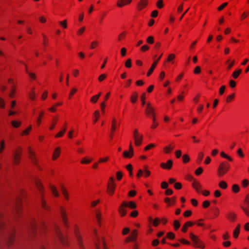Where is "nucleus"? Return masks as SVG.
Returning <instances> with one entry per match:
<instances>
[{
  "instance_id": "64",
  "label": "nucleus",
  "mask_w": 249,
  "mask_h": 249,
  "mask_svg": "<svg viewBox=\"0 0 249 249\" xmlns=\"http://www.w3.org/2000/svg\"><path fill=\"white\" fill-rule=\"evenodd\" d=\"M149 49V47L146 45H144L141 47V50L142 51H145Z\"/></svg>"
},
{
  "instance_id": "29",
  "label": "nucleus",
  "mask_w": 249,
  "mask_h": 249,
  "mask_svg": "<svg viewBox=\"0 0 249 249\" xmlns=\"http://www.w3.org/2000/svg\"><path fill=\"white\" fill-rule=\"evenodd\" d=\"M151 117H152V121H153V125L151 126V128H155L158 126V124L156 122L155 115L152 116Z\"/></svg>"
},
{
  "instance_id": "16",
  "label": "nucleus",
  "mask_w": 249,
  "mask_h": 249,
  "mask_svg": "<svg viewBox=\"0 0 249 249\" xmlns=\"http://www.w3.org/2000/svg\"><path fill=\"white\" fill-rule=\"evenodd\" d=\"M193 187L194 189L198 193L201 192L200 189H201V186L200 184L196 180H194L192 184Z\"/></svg>"
},
{
  "instance_id": "60",
  "label": "nucleus",
  "mask_w": 249,
  "mask_h": 249,
  "mask_svg": "<svg viewBox=\"0 0 249 249\" xmlns=\"http://www.w3.org/2000/svg\"><path fill=\"white\" fill-rule=\"evenodd\" d=\"M59 24L62 26L64 28H67V21L66 20H65L63 21H60L59 22Z\"/></svg>"
},
{
  "instance_id": "35",
  "label": "nucleus",
  "mask_w": 249,
  "mask_h": 249,
  "mask_svg": "<svg viewBox=\"0 0 249 249\" xmlns=\"http://www.w3.org/2000/svg\"><path fill=\"white\" fill-rule=\"evenodd\" d=\"M174 148V146H171L170 145L165 147L164 150L166 153H169L170 150H172Z\"/></svg>"
},
{
  "instance_id": "19",
  "label": "nucleus",
  "mask_w": 249,
  "mask_h": 249,
  "mask_svg": "<svg viewBox=\"0 0 249 249\" xmlns=\"http://www.w3.org/2000/svg\"><path fill=\"white\" fill-rule=\"evenodd\" d=\"M240 226L239 224L237 225L236 228L234 230L233 232V235L234 238H237L240 232Z\"/></svg>"
},
{
  "instance_id": "50",
  "label": "nucleus",
  "mask_w": 249,
  "mask_h": 249,
  "mask_svg": "<svg viewBox=\"0 0 249 249\" xmlns=\"http://www.w3.org/2000/svg\"><path fill=\"white\" fill-rule=\"evenodd\" d=\"M202 172L203 169L201 167H199L196 170L195 173L196 175L198 176L201 174Z\"/></svg>"
},
{
  "instance_id": "42",
  "label": "nucleus",
  "mask_w": 249,
  "mask_h": 249,
  "mask_svg": "<svg viewBox=\"0 0 249 249\" xmlns=\"http://www.w3.org/2000/svg\"><path fill=\"white\" fill-rule=\"evenodd\" d=\"M15 209L17 213H18L20 209V201L19 200H17L15 204Z\"/></svg>"
},
{
  "instance_id": "37",
  "label": "nucleus",
  "mask_w": 249,
  "mask_h": 249,
  "mask_svg": "<svg viewBox=\"0 0 249 249\" xmlns=\"http://www.w3.org/2000/svg\"><path fill=\"white\" fill-rule=\"evenodd\" d=\"M183 162L187 163L190 160V158L187 155H184L182 156Z\"/></svg>"
},
{
  "instance_id": "34",
  "label": "nucleus",
  "mask_w": 249,
  "mask_h": 249,
  "mask_svg": "<svg viewBox=\"0 0 249 249\" xmlns=\"http://www.w3.org/2000/svg\"><path fill=\"white\" fill-rule=\"evenodd\" d=\"M146 42L148 44H153L154 42V37L152 36H148L146 39Z\"/></svg>"
},
{
  "instance_id": "31",
  "label": "nucleus",
  "mask_w": 249,
  "mask_h": 249,
  "mask_svg": "<svg viewBox=\"0 0 249 249\" xmlns=\"http://www.w3.org/2000/svg\"><path fill=\"white\" fill-rule=\"evenodd\" d=\"M232 190L234 193H237L239 191V186L237 184H233L232 186Z\"/></svg>"
},
{
  "instance_id": "10",
  "label": "nucleus",
  "mask_w": 249,
  "mask_h": 249,
  "mask_svg": "<svg viewBox=\"0 0 249 249\" xmlns=\"http://www.w3.org/2000/svg\"><path fill=\"white\" fill-rule=\"evenodd\" d=\"M128 204L125 201H124L122 203L121 205L119 208V212L120 214L122 216H124L126 214V211L124 209V207H127Z\"/></svg>"
},
{
  "instance_id": "36",
  "label": "nucleus",
  "mask_w": 249,
  "mask_h": 249,
  "mask_svg": "<svg viewBox=\"0 0 249 249\" xmlns=\"http://www.w3.org/2000/svg\"><path fill=\"white\" fill-rule=\"evenodd\" d=\"M5 225L4 222L2 219V216L0 213V229H2Z\"/></svg>"
},
{
  "instance_id": "26",
  "label": "nucleus",
  "mask_w": 249,
  "mask_h": 249,
  "mask_svg": "<svg viewBox=\"0 0 249 249\" xmlns=\"http://www.w3.org/2000/svg\"><path fill=\"white\" fill-rule=\"evenodd\" d=\"M30 227H31V230H32L33 232H34L37 227V225H36V222L34 221H32V222L31 223Z\"/></svg>"
},
{
  "instance_id": "2",
  "label": "nucleus",
  "mask_w": 249,
  "mask_h": 249,
  "mask_svg": "<svg viewBox=\"0 0 249 249\" xmlns=\"http://www.w3.org/2000/svg\"><path fill=\"white\" fill-rule=\"evenodd\" d=\"M230 165L227 162H222L219 164L217 169L218 176H222L225 174L229 170Z\"/></svg>"
},
{
  "instance_id": "32",
  "label": "nucleus",
  "mask_w": 249,
  "mask_h": 249,
  "mask_svg": "<svg viewBox=\"0 0 249 249\" xmlns=\"http://www.w3.org/2000/svg\"><path fill=\"white\" fill-rule=\"evenodd\" d=\"M128 206L131 209H135L136 208V204L135 202L133 201H130L129 203H127Z\"/></svg>"
},
{
  "instance_id": "63",
  "label": "nucleus",
  "mask_w": 249,
  "mask_h": 249,
  "mask_svg": "<svg viewBox=\"0 0 249 249\" xmlns=\"http://www.w3.org/2000/svg\"><path fill=\"white\" fill-rule=\"evenodd\" d=\"M106 77V75L105 74H102L99 76L98 80L100 82L102 81Z\"/></svg>"
},
{
  "instance_id": "52",
  "label": "nucleus",
  "mask_w": 249,
  "mask_h": 249,
  "mask_svg": "<svg viewBox=\"0 0 249 249\" xmlns=\"http://www.w3.org/2000/svg\"><path fill=\"white\" fill-rule=\"evenodd\" d=\"M145 95H146L145 93H143L142 94V95H141V99L142 105H144L145 103V101H144L145 99Z\"/></svg>"
},
{
  "instance_id": "7",
  "label": "nucleus",
  "mask_w": 249,
  "mask_h": 249,
  "mask_svg": "<svg viewBox=\"0 0 249 249\" xmlns=\"http://www.w3.org/2000/svg\"><path fill=\"white\" fill-rule=\"evenodd\" d=\"M245 202L247 207L241 206V208L247 215V216L249 217V195L247 196L245 200Z\"/></svg>"
},
{
  "instance_id": "20",
  "label": "nucleus",
  "mask_w": 249,
  "mask_h": 249,
  "mask_svg": "<svg viewBox=\"0 0 249 249\" xmlns=\"http://www.w3.org/2000/svg\"><path fill=\"white\" fill-rule=\"evenodd\" d=\"M133 154L134 152L131 153L130 152V151L129 152L127 151H124L123 153L124 157L126 158H131L133 156Z\"/></svg>"
},
{
  "instance_id": "13",
  "label": "nucleus",
  "mask_w": 249,
  "mask_h": 249,
  "mask_svg": "<svg viewBox=\"0 0 249 249\" xmlns=\"http://www.w3.org/2000/svg\"><path fill=\"white\" fill-rule=\"evenodd\" d=\"M227 218L231 221L233 222L235 220L236 218V214L232 212H229L226 213Z\"/></svg>"
},
{
  "instance_id": "6",
  "label": "nucleus",
  "mask_w": 249,
  "mask_h": 249,
  "mask_svg": "<svg viewBox=\"0 0 249 249\" xmlns=\"http://www.w3.org/2000/svg\"><path fill=\"white\" fill-rule=\"evenodd\" d=\"M60 214H61L62 222H63L64 225L66 227H68V219H67V214H66V213L65 210L62 208H60Z\"/></svg>"
},
{
  "instance_id": "27",
  "label": "nucleus",
  "mask_w": 249,
  "mask_h": 249,
  "mask_svg": "<svg viewBox=\"0 0 249 249\" xmlns=\"http://www.w3.org/2000/svg\"><path fill=\"white\" fill-rule=\"evenodd\" d=\"M116 121L115 118L113 119L111 125V131L112 132H114L115 131L116 127Z\"/></svg>"
},
{
  "instance_id": "24",
  "label": "nucleus",
  "mask_w": 249,
  "mask_h": 249,
  "mask_svg": "<svg viewBox=\"0 0 249 249\" xmlns=\"http://www.w3.org/2000/svg\"><path fill=\"white\" fill-rule=\"evenodd\" d=\"M137 236V231L136 230H134L133 231H132L131 234V236L130 237H131L132 238V241H134L136 239Z\"/></svg>"
},
{
  "instance_id": "9",
  "label": "nucleus",
  "mask_w": 249,
  "mask_h": 249,
  "mask_svg": "<svg viewBox=\"0 0 249 249\" xmlns=\"http://www.w3.org/2000/svg\"><path fill=\"white\" fill-rule=\"evenodd\" d=\"M162 55V53H161L160 54V55L158 57V58L156 60H155L154 62V63L152 64L151 68H150V69L149 70V71H148V72L147 73V76H149L152 73L153 70H154V69L156 67V65H157V63H158V62L160 60V59Z\"/></svg>"
},
{
  "instance_id": "12",
  "label": "nucleus",
  "mask_w": 249,
  "mask_h": 249,
  "mask_svg": "<svg viewBox=\"0 0 249 249\" xmlns=\"http://www.w3.org/2000/svg\"><path fill=\"white\" fill-rule=\"evenodd\" d=\"M14 234H15L14 231H12L11 232V233H9L7 236V238L6 239V242H7V245L8 247H9L10 245L12 244V243L14 241Z\"/></svg>"
},
{
  "instance_id": "43",
  "label": "nucleus",
  "mask_w": 249,
  "mask_h": 249,
  "mask_svg": "<svg viewBox=\"0 0 249 249\" xmlns=\"http://www.w3.org/2000/svg\"><path fill=\"white\" fill-rule=\"evenodd\" d=\"M137 99V94L135 93V94L131 96L130 100L133 103H134L136 102Z\"/></svg>"
},
{
  "instance_id": "58",
  "label": "nucleus",
  "mask_w": 249,
  "mask_h": 249,
  "mask_svg": "<svg viewBox=\"0 0 249 249\" xmlns=\"http://www.w3.org/2000/svg\"><path fill=\"white\" fill-rule=\"evenodd\" d=\"M200 71L201 69L200 67L197 66L195 68L194 72L195 74H198L200 72Z\"/></svg>"
},
{
  "instance_id": "40",
  "label": "nucleus",
  "mask_w": 249,
  "mask_h": 249,
  "mask_svg": "<svg viewBox=\"0 0 249 249\" xmlns=\"http://www.w3.org/2000/svg\"><path fill=\"white\" fill-rule=\"evenodd\" d=\"M180 223L178 221L176 220L174 221V227L175 230H178L180 227Z\"/></svg>"
},
{
  "instance_id": "28",
  "label": "nucleus",
  "mask_w": 249,
  "mask_h": 249,
  "mask_svg": "<svg viewBox=\"0 0 249 249\" xmlns=\"http://www.w3.org/2000/svg\"><path fill=\"white\" fill-rule=\"evenodd\" d=\"M66 127H64L61 131L58 132L55 135V137H62L64 135V134L65 133V132L66 131Z\"/></svg>"
},
{
  "instance_id": "5",
  "label": "nucleus",
  "mask_w": 249,
  "mask_h": 249,
  "mask_svg": "<svg viewBox=\"0 0 249 249\" xmlns=\"http://www.w3.org/2000/svg\"><path fill=\"white\" fill-rule=\"evenodd\" d=\"M145 112L146 114L149 117H152L155 115V113L154 112V108L151 106L150 103L147 104Z\"/></svg>"
},
{
  "instance_id": "22",
  "label": "nucleus",
  "mask_w": 249,
  "mask_h": 249,
  "mask_svg": "<svg viewBox=\"0 0 249 249\" xmlns=\"http://www.w3.org/2000/svg\"><path fill=\"white\" fill-rule=\"evenodd\" d=\"M60 154V148L59 147H57L55 148L54 152L53 154V159L55 160L57 158Z\"/></svg>"
},
{
  "instance_id": "61",
  "label": "nucleus",
  "mask_w": 249,
  "mask_h": 249,
  "mask_svg": "<svg viewBox=\"0 0 249 249\" xmlns=\"http://www.w3.org/2000/svg\"><path fill=\"white\" fill-rule=\"evenodd\" d=\"M175 154L177 158H179L181 156V151L180 150H177L175 152Z\"/></svg>"
},
{
  "instance_id": "11",
  "label": "nucleus",
  "mask_w": 249,
  "mask_h": 249,
  "mask_svg": "<svg viewBox=\"0 0 249 249\" xmlns=\"http://www.w3.org/2000/svg\"><path fill=\"white\" fill-rule=\"evenodd\" d=\"M173 165V161L171 160H167V163H165L162 162L160 164V166L161 168L165 169H170Z\"/></svg>"
},
{
  "instance_id": "48",
  "label": "nucleus",
  "mask_w": 249,
  "mask_h": 249,
  "mask_svg": "<svg viewBox=\"0 0 249 249\" xmlns=\"http://www.w3.org/2000/svg\"><path fill=\"white\" fill-rule=\"evenodd\" d=\"M167 237L170 239H173L175 238V234L173 232H169L167 233Z\"/></svg>"
},
{
  "instance_id": "55",
  "label": "nucleus",
  "mask_w": 249,
  "mask_h": 249,
  "mask_svg": "<svg viewBox=\"0 0 249 249\" xmlns=\"http://www.w3.org/2000/svg\"><path fill=\"white\" fill-rule=\"evenodd\" d=\"M242 185L243 187H246L249 185V181L247 179H244L242 182Z\"/></svg>"
},
{
  "instance_id": "17",
  "label": "nucleus",
  "mask_w": 249,
  "mask_h": 249,
  "mask_svg": "<svg viewBox=\"0 0 249 249\" xmlns=\"http://www.w3.org/2000/svg\"><path fill=\"white\" fill-rule=\"evenodd\" d=\"M20 153L16 151L14 156V162L15 164H18L20 161Z\"/></svg>"
},
{
  "instance_id": "49",
  "label": "nucleus",
  "mask_w": 249,
  "mask_h": 249,
  "mask_svg": "<svg viewBox=\"0 0 249 249\" xmlns=\"http://www.w3.org/2000/svg\"><path fill=\"white\" fill-rule=\"evenodd\" d=\"M228 5V2H225L224 3H223L222 4H221L220 6H219L218 8H217V10L218 11H221L224 8H225L227 5Z\"/></svg>"
},
{
  "instance_id": "33",
  "label": "nucleus",
  "mask_w": 249,
  "mask_h": 249,
  "mask_svg": "<svg viewBox=\"0 0 249 249\" xmlns=\"http://www.w3.org/2000/svg\"><path fill=\"white\" fill-rule=\"evenodd\" d=\"M220 155H221L222 157H223V158H226V159H228V160H230V161H231V160H232V159L231 157H230V156H229L227 155H226L224 152H221L220 153Z\"/></svg>"
},
{
  "instance_id": "15",
  "label": "nucleus",
  "mask_w": 249,
  "mask_h": 249,
  "mask_svg": "<svg viewBox=\"0 0 249 249\" xmlns=\"http://www.w3.org/2000/svg\"><path fill=\"white\" fill-rule=\"evenodd\" d=\"M75 236L76 238L77 242L80 249H84V246L83 245L81 237L80 234L78 233H75Z\"/></svg>"
},
{
  "instance_id": "53",
  "label": "nucleus",
  "mask_w": 249,
  "mask_h": 249,
  "mask_svg": "<svg viewBox=\"0 0 249 249\" xmlns=\"http://www.w3.org/2000/svg\"><path fill=\"white\" fill-rule=\"evenodd\" d=\"M123 176V174L121 171L117 172L116 173V177L118 180H120Z\"/></svg>"
},
{
  "instance_id": "1",
  "label": "nucleus",
  "mask_w": 249,
  "mask_h": 249,
  "mask_svg": "<svg viewBox=\"0 0 249 249\" xmlns=\"http://www.w3.org/2000/svg\"><path fill=\"white\" fill-rule=\"evenodd\" d=\"M35 184L39 192L38 196L40 201V204L42 208L44 210H49V207L47 205L46 201L43 197V193L44 192L43 187L40 181L36 178L34 179Z\"/></svg>"
},
{
  "instance_id": "4",
  "label": "nucleus",
  "mask_w": 249,
  "mask_h": 249,
  "mask_svg": "<svg viewBox=\"0 0 249 249\" xmlns=\"http://www.w3.org/2000/svg\"><path fill=\"white\" fill-rule=\"evenodd\" d=\"M190 237L192 241L195 244L196 247L201 249L204 248V245L202 241L199 240L196 236L194 235L193 233H190Z\"/></svg>"
},
{
  "instance_id": "8",
  "label": "nucleus",
  "mask_w": 249,
  "mask_h": 249,
  "mask_svg": "<svg viewBox=\"0 0 249 249\" xmlns=\"http://www.w3.org/2000/svg\"><path fill=\"white\" fill-rule=\"evenodd\" d=\"M133 137L134 139L135 144L136 146H140L142 141L143 136L141 134H139L138 135L133 136Z\"/></svg>"
},
{
  "instance_id": "23",
  "label": "nucleus",
  "mask_w": 249,
  "mask_h": 249,
  "mask_svg": "<svg viewBox=\"0 0 249 249\" xmlns=\"http://www.w3.org/2000/svg\"><path fill=\"white\" fill-rule=\"evenodd\" d=\"M50 188L53 195L55 196L58 197L59 196V194L57 191L56 190V188L53 186H51Z\"/></svg>"
},
{
  "instance_id": "44",
  "label": "nucleus",
  "mask_w": 249,
  "mask_h": 249,
  "mask_svg": "<svg viewBox=\"0 0 249 249\" xmlns=\"http://www.w3.org/2000/svg\"><path fill=\"white\" fill-rule=\"evenodd\" d=\"M11 124L14 127H18L20 125V122L16 121H13L12 122Z\"/></svg>"
},
{
  "instance_id": "47",
  "label": "nucleus",
  "mask_w": 249,
  "mask_h": 249,
  "mask_svg": "<svg viewBox=\"0 0 249 249\" xmlns=\"http://www.w3.org/2000/svg\"><path fill=\"white\" fill-rule=\"evenodd\" d=\"M92 160V159H87L86 158H83L81 160V163H89Z\"/></svg>"
},
{
  "instance_id": "62",
  "label": "nucleus",
  "mask_w": 249,
  "mask_h": 249,
  "mask_svg": "<svg viewBox=\"0 0 249 249\" xmlns=\"http://www.w3.org/2000/svg\"><path fill=\"white\" fill-rule=\"evenodd\" d=\"M191 214H192V212L191 211H190V210L186 211L184 213V215L185 217L189 216H190L191 215Z\"/></svg>"
},
{
  "instance_id": "39",
  "label": "nucleus",
  "mask_w": 249,
  "mask_h": 249,
  "mask_svg": "<svg viewBox=\"0 0 249 249\" xmlns=\"http://www.w3.org/2000/svg\"><path fill=\"white\" fill-rule=\"evenodd\" d=\"M61 190H62V193H63L64 197L66 199H68V197H69V196H68V193H67V191L66 190V189L63 187H62Z\"/></svg>"
},
{
  "instance_id": "30",
  "label": "nucleus",
  "mask_w": 249,
  "mask_h": 249,
  "mask_svg": "<svg viewBox=\"0 0 249 249\" xmlns=\"http://www.w3.org/2000/svg\"><path fill=\"white\" fill-rule=\"evenodd\" d=\"M219 186L222 189H226L227 187V184L224 181H221L219 183Z\"/></svg>"
},
{
  "instance_id": "54",
  "label": "nucleus",
  "mask_w": 249,
  "mask_h": 249,
  "mask_svg": "<svg viewBox=\"0 0 249 249\" xmlns=\"http://www.w3.org/2000/svg\"><path fill=\"white\" fill-rule=\"evenodd\" d=\"M160 221V220L158 218H156L153 221V224L155 226H157L159 224V222Z\"/></svg>"
},
{
  "instance_id": "25",
  "label": "nucleus",
  "mask_w": 249,
  "mask_h": 249,
  "mask_svg": "<svg viewBox=\"0 0 249 249\" xmlns=\"http://www.w3.org/2000/svg\"><path fill=\"white\" fill-rule=\"evenodd\" d=\"M101 95V93H99L98 94L92 96L90 99V101L93 103H96Z\"/></svg>"
},
{
  "instance_id": "51",
  "label": "nucleus",
  "mask_w": 249,
  "mask_h": 249,
  "mask_svg": "<svg viewBox=\"0 0 249 249\" xmlns=\"http://www.w3.org/2000/svg\"><path fill=\"white\" fill-rule=\"evenodd\" d=\"M225 88H226L225 86H222L220 88L219 90V93L220 95H222L224 93V92L225 91Z\"/></svg>"
},
{
  "instance_id": "21",
  "label": "nucleus",
  "mask_w": 249,
  "mask_h": 249,
  "mask_svg": "<svg viewBox=\"0 0 249 249\" xmlns=\"http://www.w3.org/2000/svg\"><path fill=\"white\" fill-rule=\"evenodd\" d=\"M242 70L241 69H238L235 71H233L232 73V76L234 79H236L239 74L241 73Z\"/></svg>"
},
{
  "instance_id": "41",
  "label": "nucleus",
  "mask_w": 249,
  "mask_h": 249,
  "mask_svg": "<svg viewBox=\"0 0 249 249\" xmlns=\"http://www.w3.org/2000/svg\"><path fill=\"white\" fill-rule=\"evenodd\" d=\"M97 242L95 243V247L96 249H100V244L101 242L100 239L98 237H96Z\"/></svg>"
},
{
  "instance_id": "18",
  "label": "nucleus",
  "mask_w": 249,
  "mask_h": 249,
  "mask_svg": "<svg viewBox=\"0 0 249 249\" xmlns=\"http://www.w3.org/2000/svg\"><path fill=\"white\" fill-rule=\"evenodd\" d=\"M147 5L146 0H141L138 4V8L139 10L142 9Z\"/></svg>"
},
{
  "instance_id": "14",
  "label": "nucleus",
  "mask_w": 249,
  "mask_h": 249,
  "mask_svg": "<svg viewBox=\"0 0 249 249\" xmlns=\"http://www.w3.org/2000/svg\"><path fill=\"white\" fill-rule=\"evenodd\" d=\"M115 187V184L114 182H109L107 187V191L109 194L112 195L113 194L114 190Z\"/></svg>"
},
{
  "instance_id": "57",
  "label": "nucleus",
  "mask_w": 249,
  "mask_h": 249,
  "mask_svg": "<svg viewBox=\"0 0 249 249\" xmlns=\"http://www.w3.org/2000/svg\"><path fill=\"white\" fill-rule=\"evenodd\" d=\"M181 187H182V185L180 183L177 182V183H175V184H174V187L176 189H180L181 188Z\"/></svg>"
},
{
  "instance_id": "59",
  "label": "nucleus",
  "mask_w": 249,
  "mask_h": 249,
  "mask_svg": "<svg viewBox=\"0 0 249 249\" xmlns=\"http://www.w3.org/2000/svg\"><path fill=\"white\" fill-rule=\"evenodd\" d=\"M210 204V202L208 200H205L203 202V207L204 208L208 207Z\"/></svg>"
},
{
  "instance_id": "3",
  "label": "nucleus",
  "mask_w": 249,
  "mask_h": 249,
  "mask_svg": "<svg viewBox=\"0 0 249 249\" xmlns=\"http://www.w3.org/2000/svg\"><path fill=\"white\" fill-rule=\"evenodd\" d=\"M54 230L55 232L56 235L58 239V240L61 242V243L64 245H67L66 239L65 237L62 235L61 233L59 228L57 225L54 226Z\"/></svg>"
},
{
  "instance_id": "56",
  "label": "nucleus",
  "mask_w": 249,
  "mask_h": 249,
  "mask_svg": "<svg viewBox=\"0 0 249 249\" xmlns=\"http://www.w3.org/2000/svg\"><path fill=\"white\" fill-rule=\"evenodd\" d=\"M230 86L231 88H234L236 86V83L233 80H231L229 82Z\"/></svg>"
},
{
  "instance_id": "38",
  "label": "nucleus",
  "mask_w": 249,
  "mask_h": 249,
  "mask_svg": "<svg viewBox=\"0 0 249 249\" xmlns=\"http://www.w3.org/2000/svg\"><path fill=\"white\" fill-rule=\"evenodd\" d=\"M117 5L119 7H123L125 5L124 0H118L117 2Z\"/></svg>"
},
{
  "instance_id": "45",
  "label": "nucleus",
  "mask_w": 249,
  "mask_h": 249,
  "mask_svg": "<svg viewBox=\"0 0 249 249\" xmlns=\"http://www.w3.org/2000/svg\"><path fill=\"white\" fill-rule=\"evenodd\" d=\"M125 66L127 68H130L131 67V60L130 59H128L125 63Z\"/></svg>"
},
{
  "instance_id": "46",
  "label": "nucleus",
  "mask_w": 249,
  "mask_h": 249,
  "mask_svg": "<svg viewBox=\"0 0 249 249\" xmlns=\"http://www.w3.org/2000/svg\"><path fill=\"white\" fill-rule=\"evenodd\" d=\"M163 6V1H162V0H159L157 2V6L159 8H162Z\"/></svg>"
}]
</instances>
